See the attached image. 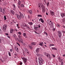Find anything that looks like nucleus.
<instances>
[{"label":"nucleus","instance_id":"obj_1","mask_svg":"<svg viewBox=\"0 0 65 65\" xmlns=\"http://www.w3.org/2000/svg\"><path fill=\"white\" fill-rule=\"evenodd\" d=\"M19 13L20 15H19L17 14H15V16L16 17V18L18 20H21L23 19L24 18V15L21 12L19 11Z\"/></svg>","mask_w":65,"mask_h":65},{"label":"nucleus","instance_id":"obj_2","mask_svg":"<svg viewBox=\"0 0 65 65\" xmlns=\"http://www.w3.org/2000/svg\"><path fill=\"white\" fill-rule=\"evenodd\" d=\"M38 6L39 7H40L41 8H42V11L43 12H45V7L43 5V4L42 3H39L38 4Z\"/></svg>","mask_w":65,"mask_h":65},{"label":"nucleus","instance_id":"obj_3","mask_svg":"<svg viewBox=\"0 0 65 65\" xmlns=\"http://www.w3.org/2000/svg\"><path fill=\"white\" fill-rule=\"evenodd\" d=\"M47 23L49 26H51V25H54V23L52 22L51 20H47Z\"/></svg>","mask_w":65,"mask_h":65},{"label":"nucleus","instance_id":"obj_4","mask_svg":"<svg viewBox=\"0 0 65 65\" xmlns=\"http://www.w3.org/2000/svg\"><path fill=\"white\" fill-rule=\"evenodd\" d=\"M39 60V64L40 65H42L43 64V60L41 58V59L40 61L39 60L40 59L38 58Z\"/></svg>","mask_w":65,"mask_h":65},{"label":"nucleus","instance_id":"obj_5","mask_svg":"<svg viewBox=\"0 0 65 65\" xmlns=\"http://www.w3.org/2000/svg\"><path fill=\"white\" fill-rule=\"evenodd\" d=\"M3 31H6V29H7V24H5L3 25Z\"/></svg>","mask_w":65,"mask_h":65},{"label":"nucleus","instance_id":"obj_6","mask_svg":"<svg viewBox=\"0 0 65 65\" xmlns=\"http://www.w3.org/2000/svg\"><path fill=\"white\" fill-rule=\"evenodd\" d=\"M58 35L59 38H61L62 37V32L58 30L57 31Z\"/></svg>","mask_w":65,"mask_h":65},{"label":"nucleus","instance_id":"obj_7","mask_svg":"<svg viewBox=\"0 0 65 65\" xmlns=\"http://www.w3.org/2000/svg\"><path fill=\"white\" fill-rule=\"evenodd\" d=\"M22 59L23 62H24L25 64L27 62V59L25 57H22Z\"/></svg>","mask_w":65,"mask_h":65},{"label":"nucleus","instance_id":"obj_8","mask_svg":"<svg viewBox=\"0 0 65 65\" xmlns=\"http://www.w3.org/2000/svg\"><path fill=\"white\" fill-rule=\"evenodd\" d=\"M49 12H50V14L51 15H52V16L54 15V11H53L52 10H50L49 11Z\"/></svg>","mask_w":65,"mask_h":65},{"label":"nucleus","instance_id":"obj_9","mask_svg":"<svg viewBox=\"0 0 65 65\" xmlns=\"http://www.w3.org/2000/svg\"><path fill=\"white\" fill-rule=\"evenodd\" d=\"M13 37L14 38V39L16 41H17L18 40V38H17V36L15 34L14 35Z\"/></svg>","mask_w":65,"mask_h":65},{"label":"nucleus","instance_id":"obj_10","mask_svg":"<svg viewBox=\"0 0 65 65\" xmlns=\"http://www.w3.org/2000/svg\"><path fill=\"white\" fill-rule=\"evenodd\" d=\"M18 41L20 43H23V42H24V40H23V39H18Z\"/></svg>","mask_w":65,"mask_h":65},{"label":"nucleus","instance_id":"obj_11","mask_svg":"<svg viewBox=\"0 0 65 65\" xmlns=\"http://www.w3.org/2000/svg\"><path fill=\"white\" fill-rule=\"evenodd\" d=\"M58 61L59 62H61L62 61H63V59H61V58H60V57H58Z\"/></svg>","mask_w":65,"mask_h":65},{"label":"nucleus","instance_id":"obj_12","mask_svg":"<svg viewBox=\"0 0 65 65\" xmlns=\"http://www.w3.org/2000/svg\"><path fill=\"white\" fill-rule=\"evenodd\" d=\"M25 52L27 55H29L30 54V52L28 50H26V51H25Z\"/></svg>","mask_w":65,"mask_h":65},{"label":"nucleus","instance_id":"obj_13","mask_svg":"<svg viewBox=\"0 0 65 65\" xmlns=\"http://www.w3.org/2000/svg\"><path fill=\"white\" fill-rule=\"evenodd\" d=\"M12 22L13 25H15V24H16V20H12Z\"/></svg>","mask_w":65,"mask_h":65},{"label":"nucleus","instance_id":"obj_14","mask_svg":"<svg viewBox=\"0 0 65 65\" xmlns=\"http://www.w3.org/2000/svg\"><path fill=\"white\" fill-rule=\"evenodd\" d=\"M10 33H13V31H14V29L11 28L10 29Z\"/></svg>","mask_w":65,"mask_h":65},{"label":"nucleus","instance_id":"obj_15","mask_svg":"<svg viewBox=\"0 0 65 65\" xmlns=\"http://www.w3.org/2000/svg\"><path fill=\"white\" fill-rule=\"evenodd\" d=\"M43 44H43V43L42 42H41H41L40 43V44H39V45H40V46H43Z\"/></svg>","mask_w":65,"mask_h":65},{"label":"nucleus","instance_id":"obj_16","mask_svg":"<svg viewBox=\"0 0 65 65\" xmlns=\"http://www.w3.org/2000/svg\"><path fill=\"white\" fill-rule=\"evenodd\" d=\"M1 12L3 13V14H5V8H4L3 9H2Z\"/></svg>","mask_w":65,"mask_h":65},{"label":"nucleus","instance_id":"obj_17","mask_svg":"<svg viewBox=\"0 0 65 65\" xmlns=\"http://www.w3.org/2000/svg\"><path fill=\"white\" fill-rule=\"evenodd\" d=\"M60 14L61 15L62 18H63L64 17H65V13H61Z\"/></svg>","mask_w":65,"mask_h":65},{"label":"nucleus","instance_id":"obj_18","mask_svg":"<svg viewBox=\"0 0 65 65\" xmlns=\"http://www.w3.org/2000/svg\"><path fill=\"white\" fill-rule=\"evenodd\" d=\"M10 13L13 15H14V13H15V12L13 10H11L10 11Z\"/></svg>","mask_w":65,"mask_h":65},{"label":"nucleus","instance_id":"obj_19","mask_svg":"<svg viewBox=\"0 0 65 65\" xmlns=\"http://www.w3.org/2000/svg\"><path fill=\"white\" fill-rule=\"evenodd\" d=\"M36 43L35 42H32L31 43V45H36Z\"/></svg>","mask_w":65,"mask_h":65},{"label":"nucleus","instance_id":"obj_20","mask_svg":"<svg viewBox=\"0 0 65 65\" xmlns=\"http://www.w3.org/2000/svg\"><path fill=\"white\" fill-rule=\"evenodd\" d=\"M46 56H47V57H49V58L50 59L51 58L50 57V54H46Z\"/></svg>","mask_w":65,"mask_h":65},{"label":"nucleus","instance_id":"obj_21","mask_svg":"<svg viewBox=\"0 0 65 65\" xmlns=\"http://www.w3.org/2000/svg\"><path fill=\"white\" fill-rule=\"evenodd\" d=\"M18 37L19 38L18 39H22V36L21 35H19L18 36Z\"/></svg>","mask_w":65,"mask_h":65},{"label":"nucleus","instance_id":"obj_22","mask_svg":"<svg viewBox=\"0 0 65 65\" xmlns=\"http://www.w3.org/2000/svg\"><path fill=\"white\" fill-rule=\"evenodd\" d=\"M40 51V50L39 49V48H38L36 49V53H38Z\"/></svg>","mask_w":65,"mask_h":65},{"label":"nucleus","instance_id":"obj_23","mask_svg":"<svg viewBox=\"0 0 65 65\" xmlns=\"http://www.w3.org/2000/svg\"><path fill=\"white\" fill-rule=\"evenodd\" d=\"M28 46L30 50H32V48H33V47H32V45H29Z\"/></svg>","mask_w":65,"mask_h":65},{"label":"nucleus","instance_id":"obj_24","mask_svg":"<svg viewBox=\"0 0 65 65\" xmlns=\"http://www.w3.org/2000/svg\"><path fill=\"white\" fill-rule=\"evenodd\" d=\"M21 1H19L18 2L17 4H18V5H21Z\"/></svg>","mask_w":65,"mask_h":65},{"label":"nucleus","instance_id":"obj_25","mask_svg":"<svg viewBox=\"0 0 65 65\" xmlns=\"http://www.w3.org/2000/svg\"><path fill=\"white\" fill-rule=\"evenodd\" d=\"M23 36L25 38H27V37L26 36V34L25 33H23Z\"/></svg>","mask_w":65,"mask_h":65},{"label":"nucleus","instance_id":"obj_26","mask_svg":"<svg viewBox=\"0 0 65 65\" xmlns=\"http://www.w3.org/2000/svg\"><path fill=\"white\" fill-rule=\"evenodd\" d=\"M50 26H51V27H53V32L55 31V28L54 27V25H50Z\"/></svg>","mask_w":65,"mask_h":65},{"label":"nucleus","instance_id":"obj_27","mask_svg":"<svg viewBox=\"0 0 65 65\" xmlns=\"http://www.w3.org/2000/svg\"><path fill=\"white\" fill-rule=\"evenodd\" d=\"M52 50H55L56 51H57V48H55V47H52Z\"/></svg>","mask_w":65,"mask_h":65},{"label":"nucleus","instance_id":"obj_28","mask_svg":"<svg viewBox=\"0 0 65 65\" xmlns=\"http://www.w3.org/2000/svg\"><path fill=\"white\" fill-rule=\"evenodd\" d=\"M7 58H8V56L7 55H6L4 57V59H5V60H7Z\"/></svg>","mask_w":65,"mask_h":65},{"label":"nucleus","instance_id":"obj_29","mask_svg":"<svg viewBox=\"0 0 65 65\" xmlns=\"http://www.w3.org/2000/svg\"><path fill=\"white\" fill-rule=\"evenodd\" d=\"M40 20L41 22H42V23H44V21H43V19H42L40 18Z\"/></svg>","mask_w":65,"mask_h":65},{"label":"nucleus","instance_id":"obj_30","mask_svg":"<svg viewBox=\"0 0 65 65\" xmlns=\"http://www.w3.org/2000/svg\"><path fill=\"white\" fill-rule=\"evenodd\" d=\"M28 24L30 26H31V25H33V23L32 22H28Z\"/></svg>","mask_w":65,"mask_h":65},{"label":"nucleus","instance_id":"obj_31","mask_svg":"<svg viewBox=\"0 0 65 65\" xmlns=\"http://www.w3.org/2000/svg\"><path fill=\"white\" fill-rule=\"evenodd\" d=\"M13 9H14V10H15V9L16 8L15 7V6L14 4H13Z\"/></svg>","mask_w":65,"mask_h":65},{"label":"nucleus","instance_id":"obj_32","mask_svg":"<svg viewBox=\"0 0 65 65\" xmlns=\"http://www.w3.org/2000/svg\"><path fill=\"white\" fill-rule=\"evenodd\" d=\"M44 33V34L45 35H46V36H48V34H47V33L45 31H44V33H43V34Z\"/></svg>","mask_w":65,"mask_h":65},{"label":"nucleus","instance_id":"obj_33","mask_svg":"<svg viewBox=\"0 0 65 65\" xmlns=\"http://www.w3.org/2000/svg\"><path fill=\"white\" fill-rule=\"evenodd\" d=\"M29 12L30 14H33V12H32V11L31 10H29Z\"/></svg>","mask_w":65,"mask_h":65},{"label":"nucleus","instance_id":"obj_34","mask_svg":"<svg viewBox=\"0 0 65 65\" xmlns=\"http://www.w3.org/2000/svg\"><path fill=\"white\" fill-rule=\"evenodd\" d=\"M20 6L21 7H25V6L23 4H21L20 5Z\"/></svg>","mask_w":65,"mask_h":65},{"label":"nucleus","instance_id":"obj_35","mask_svg":"<svg viewBox=\"0 0 65 65\" xmlns=\"http://www.w3.org/2000/svg\"><path fill=\"white\" fill-rule=\"evenodd\" d=\"M55 46V45L54 44H50V46Z\"/></svg>","mask_w":65,"mask_h":65},{"label":"nucleus","instance_id":"obj_36","mask_svg":"<svg viewBox=\"0 0 65 65\" xmlns=\"http://www.w3.org/2000/svg\"><path fill=\"white\" fill-rule=\"evenodd\" d=\"M19 64L20 65H22L23 64V62L21 61H20L19 62Z\"/></svg>","mask_w":65,"mask_h":65},{"label":"nucleus","instance_id":"obj_37","mask_svg":"<svg viewBox=\"0 0 65 65\" xmlns=\"http://www.w3.org/2000/svg\"><path fill=\"white\" fill-rule=\"evenodd\" d=\"M38 17H42V15L40 14H38L37 15Z\"/></svg>","mask_w":65,"mask_h":65},{"label":"nucleus","instance_id":"obj_38","mask_svg":"<svg viewBox=\"0 0 65 65\" xmlns=\"http://www.w3.org/2000/svg\"><path fill=\"white\" fill-rule=\"evenodd\" d=\"M18 33L19 35H22V33H21V32H18Z\"/></svg>","mask_w":65,"mask_h":65},{"label":"nucleus","instance_id":"obj_39","mask_svg":"<svg viewBox=\"0 0 65 65\" xmlns=\"http://www.w3.org/2000/svg\"><path fill=\"white\" fill-rule=\"evenodd\" d=\"M4 20H6V16H5V15H4Z\"/></svg>","mask_w":65,"mask_h":65},{"label":"nucleus","instance_id":"obj_40","mask_svg":"<svg viewBox=\"0 0 65 65\" xmlns=\"http://www.w3.org/2000/svg\"><path fill=\"white\" fill-rule=\"evenodd\" d=\"M16 51H17V52H18H18H19V48H17V49H16Z\"/></svg>","mask_w":65,"mask_h":65},{"label":"nucleus","instance_id":"obj_41","mask_svg":"<svg viewBox=\"0 0 65 65\" xmlns=\"http://www.w3.org/2000/svg\"><path fill=\"white\" fill-rule=\"evenodd\" d=\"M44 44H44V46H45L46 47H47V46L46 45V43L45 42H44Z\"/></svg>","mask_w":65,"mask_h":65},{"label":"nucleus","instance_id":"obj_42","mask_svg":"<svg viewBox=\"0 0 65 65\" xmlns=\"http://www.w3.org/2000/svg\"><path fill=\"white\" fill-rule=\"evenodd\" d=\"M56 26L57 27H60V25L59 24H57L56 25Z\"/></svg>","mask_w":65,"mask_h":65},{"label":"nucleus","instance_id":"obj_43","mask_svg":"<svg viewBox=\"0 0 65 65\" xmlns=\"http://www.w3.org/2000/svg\"><path fill=\"white\" fill-rule=\"evenodd\" d=\"M36 55H37V56H38L39 57L40 56V57H41V55H40L39 54H37Z\"/></svg>","mask_w":65,"mask_h":65},{"label":"nucleus","instance_id":"obj_44","mask_svg":"<svg viewBox=\"0 0 65 65\" xmlns=\"http://www.w3.org/2000/svg\"><path fill=\"white\" fill-rule=\"evenodd\" d=\"M30 16L29 15H28V17H27V19H28V20H29L30 19Z\"/></svg>","mask_w":65,"mask_h":65},{"label":"nucleus","instance_id":"obj_45","mask_svg":"<svg viewBox=\"0 0 65 65\" xmlns=\"http://www.w3.org/2000/svg\"><path fill=\"white\" fill-rule=\"evenodd\" d=\"M8 54L9 56L10 57L11 56V53H10V52H8Z\"/></svg>","mask_w":65,"mask_h":65},{"label":"nucleus","instance_id":"obj_46","mask_svg":"<svg viewBox=\"0 0 65 65\" xmlns=\"http://www.w3.org/2000/svg\"><path fill=\"white\" fill-rule=\"evenodd\" d=\"M61 63V65H63V62L62 61H61V62H60Z\"/></svg>","mask_w":65,"mask_h":65},{"label":"nucleus","instance_id":"obj_47","mask_svg":"<svg viewBox=\"0 0 65 65\" xmlns=\"http://www.w3.org/2000/svg\"><path fill=\"white\" fill-rule=\"evenodd\" d=\"M49 2H48L47 3V7H48V6H49Z\"/></svg>","mask_w":65,"mask_h":65},{"label":"nucleus","instance_id":"obj_48","mask_svg":"<svg viewBox=\"0 0 65 65\" xmlns=\"http://www.w3.org/2000/svg\"><path fill=\"white\" fill-rule=\"evenodd\" d=\"M52 56L53 58H55V55L53 54H52Z\"/></svg>","mask_w":65,"mask_h":65},{"label":"nucleus","instance_id":"obj_49","mask_svg":"<svg viewBox=\"0 0 65 65\" xmlns=\"http://www.w3.org/2000/svg\"><path fill=\"white\" fill-rule=\"evenodd\" d=\"M10 51L11 52H12V51H13V50H12V49H10Z\"/></svg>","mask_w":65,"mask_h":65},{"label":"nucleus","instance_id":"obj_50","mask_svg":"<svg viewBox=\"0 0 65 65\" xmlns=\"http://www.w3.org/2000/svg\"><path fill=\"white\" fill-rule=\"evenodd\" d=\"M2 8L0 7V11L1 12L2 11Z\"/></svg>","mask_w":65,"mask_h":65},{"label":"nucleus","instance_id":"obj_51","mask_svg":"<svg viewBox=\"0 0 65 65\" xmlns=\"http://www.w3.org/2000/svg\"><path fill=\"white\" fill-rule=\"evenodd\" d=\"M38 28H40V25H38Z\"/></svg>","mask_w":65,"mask_h":65},{"label":"nucleus","instance_id":"obj_52","mask_svg":"<svg viewBox=\"0 0 65 65\" xmlns=\"http://www.w3.org/2000/svg\"><path fill=\"white\" fill-rule=\"evenodd\" d=\"M18 7L20 9H21V6H18Z\"/></svg>","mask_w":65,"mask_h":65},{"label":"nucleus","instance_id":"obj_53","mask_svg":"<svg viewBox=\"0 0 65 65\" xmlns=\"http://www.w3.org/2000/svg\"><path fill=\"white\" fill-rule=\"evenodd\" d=\"M34 29L35 30H37V29H36V26H35Z\"/></svg>","mask_w":65,"mask_h":65},{"label":"nucleus","instance_id":"obj_54","mask_svg":"<svg viewBox=\"0 0 65 65\" xmlns=\"http://www.w3.org/2000/svg\"><path fill=\"white\" fill-rule=\"evenodd\" d=\"M17 44L18 46H20V44L19 43H17Z\"/></svg>","mask_w":65,"mask_h":65},{"label":"nucleus","instance_id":"obj_55","mask_svg":"<svg viewBox=\"0 0 65 65\" xmlns=\"http://www.w3.org/2000/svg\"><path fill=\"white\" fill-rule=\"evenodd\" d=\"M5 35H7V36H8V34L6 33L5 34Z\"/></svg>","mask_w":65,"mask_h":65},{"label":"nucleus","instance_id":"obj_56","mask_svg":"<svg viewBox=\"0 0 65 65\" xmlns=\"http://www.w3.org/2000/svg\"><path fill=\"white\" fill-rule=\"evenodd\" d=\"M26 27H27V29H30V27L29 26H27Z\"/></svg>","mask_w":65,"mask_h":65},{"label":"nucleus","instance_id":"obj_57","mask_svg":"<svg viewBox=\"0 0 65 65\" xmlns=\"http://www.w3.org/2000/svg\"><path fill=\"white\" fill-rule=\"evenodd\" d=\"M7 37H8V38L9 39H10V36H7Z\"/></svg>","mask_w":65,"mask_h":65},{"label":"nucleus","instance_id":"obj_58","mask_svg":"<svg viewBox=\"0 0 65 65\" xmlns=\"http://www.w3.org/2000/svg\"><path fill=\"white\" fill-rule=\"evenodd\" d=\"M21 26L22 27H24V25L23 24L21 25Z\"/></svg>","mask_w":65,"mask_h":65},{"label":"nucleus","instance_id":"obj_59","mask_svg":"<svg viewBox=\"0 0 65 65\" xmlns=\"http://www.w3.org/2000/svg\"><path fill=\"white\" fill-rule=\"evenodd\" d=\"M63 57L64 58H65V54H63L62 55Z\"/></svg>","mask_w":65,"mask_h":65},{"label":"nucleus","instance_id":"obj_60","mask_svg":"<svg viewBox=\"0 0 65 65\" xmlns=\"http://www.w3.org/2000/svg\"><path fill=\"white\" fill-rule=\"evenodd\" d=\"M22 43L23 45H25V43H23H23Z\"/></svg>","mask_w":65,"mask_h":65},{"label":"nucleus","instance_id":"obj_61","mask_svg":"<svg viewBox=\"0 0 65 65\" xmlns=\"http://www.w3.org/2000/svg\"><path fill=\"white\" fill-rule=\"evenodd\" d=\"M27 25H26V24H25V25H24V27H27Z\"/></svg>","mask_w":65,"mask_h":65},{"label":"nucleus","instance_id":"obj_62","mask_svg":"<svg viewBox=\"0 0 65 65\" xmlns=\"http://www.w3.org/2000/svg\"><path fill=\"white\" fill-rule=\"evenodd\" d=\"M17 47L16 46H15L14 47V48H15L16 49V48H17Z\"/></svg>","mask_w":65,"mask_h":65},{"label":"nucleus","instance_id":"obj_63","mask_svg":"<svg viewBox=\"0 0 65 65\" xmlns=\"http://www.w3.org/2000/svg\"><path fill=\"white\" fill-rule=\"evenodd\" d=\"M62 32L63 33H65V31H62Z\"/></svg>","mask_w":65,"mask_h":65},{"label":"nucleus","instance_id":"obj_64","mask_svg":"<svg viewBox=\"0 0 65 65\" xmlns=\"http://www.w3.org/2000/svg\"><path fill=\"white\" fill-rule=\"evenodd\" d=\"M15 31H18V30H17V29H15Z\"/></svg>","mask_w":65,"mask_h":65}]
</instances>
